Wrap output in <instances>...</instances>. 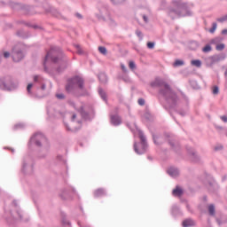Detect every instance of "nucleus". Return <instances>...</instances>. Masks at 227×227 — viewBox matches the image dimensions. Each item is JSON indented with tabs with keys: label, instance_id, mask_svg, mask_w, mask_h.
<instances>
[{
	"label": "nucleus",
	"instance_id": "2",
	"mask_svg": "<svg viewBox=\"0 0 227 227\" xmlns=\"http://www.w3.org/2000/svg\"><path fill=\"white\" fill-rule=\"evenodd\" d=\"M31 141H35L37 146H42V143H45L47 139L42 133H37L31 138Z\"/></svg>",
	"mask_w": 227,
	"mask_h": 227
},
{
	"label": "nucleus",
	"instance_id": "22",
	"mask_svg": "<svg viewBox=\"0 0 227 227\" xmlns=\"http://www.w3.org/2000/svg\"><path fill=\"white\" fill-rule=\"evenodd\" d=\"M224 20H227V16H224V17H223V18H219V19L217 20L218 22H224Z\"/></svg>",
	"mask_w": 227,
	"mask_h": 227
},
{
	"label": "nucleus",
	"instance_id": "33",
	"mask_svg": "<svg viewBox=\"0 0 227 227\" xmlns=\"http://www.w3.org/2000/svg\"><path fill=\"white\" fill-rule=\"evenodd\" d=\"M221 120H223V121H224L226 123L227 121V117L226 116H222Z\"/></svg>",
	"mask_w": 227,
	"mask_h": 227
},
{
	"label": "nucleus",
	"instance_id": "4",
	"mask_svg": "<svg viewBox=\"0 0 227 227\" xmlns=\"http://www.w3.org/2000/svg\"><path fill=\"white\" fill-rule=\"evenodd\" d=\"M168 175H170V176H178V169L175 168H170L168 170Z\"/></svg>",
	"mask_w": 227,
	"mask_h": 227
},
{
	"label": "nucleus",
	"instance_id": "35",
	"mask_svg": "<svg viewBox=\"0 0 227 227\" xmlns=\"http://www.w3.org/2000/svg\"><path fill=\"white\" fill-rule=\"evenodd\" d=\"M223 35H227V29L222 31Z\"/></svg>",
	"mask_w": 227,
	"mask_h": 227
},
{
	"label": "nucleus",
	"instance_id": "30",
	"mask_svg": "<svg viewBox=\"0 0 227 227\" xmlns=\"http://www.w3.org/2000/svg\"><path fill=\"white\" fill-rule=\"evenodd\" d=\"M4 58H10V52L5 51V52L4 53Z\"/></svg>",
	"mask_w": 227,
	"mask_h": 227
},
{
	"label": "nucleus",
	"instance_id": "11",
	"mask_svg": "<svg viewBox=\"0 0 227 227\" xmlns=\"http://www.w3.org/2000/svg\"><path fill=\"white\" fill-rule=\"evenodd\" d=\"M210 51H212V46H210V44L206 45V46L202 49V51H203V52H210Z\"/></svg>",
	"mask_w": 227,
	"mask_h": 227
},
{
	"label": "nucleus",
	"instance_id": "8",
	"mask_svg": "<svg viewBox=\"0 0 227 227\" xmlns=\"http://www.w3.org/2000/svg\"><path fill=\"white\" fill-rule=\"evenodd\" d=\"M208 212H209L210 215H215V207H214V205H209L208 206Z\"/></svg>",
	"mask_w": 227,
	"mask_h": 227
},
{
	"label": "nucleus",
	"instance_id": "41",
	"mask_svg": "<svg viewBox=\"0 0 227 227\" xmlns=\"http://www.w3.org/2000/svg\"><path fill=\"white\" fill-rule=\"evenodd\" d=\"M137 35H138V36H141V32H137Z\"/></svg>",
	"mask_w": 227,
	"mask_h": 227
},
{
	"label": "nucleus",
	"instance_id": "36",
	"mask_svg": "<svg viewBox=\"0 0 227 227\" xmlns=\"http://www.w3.org/2000/svg\"><path fill=\"white\" fill-rule=\"evenodd\" d=\"M144 20H145V22H148V19H146V16H144Z\"/></svg>",
	"mask_w": 227,
	"mask_h": 227
},
{
	"label": "nucleus",
	"instance_id": "40",
	"mask_svg": "<svg viewBox=\"0 0 227 227\" xmlns=\"http://www.w3.org/2000/svg\"><path fill=\"white\" fill-rule=\"evenodd\" d=\"M166 90H169V86L168 85H165Z\"/></svg>",
	"mask_w": 227,
	"mask_h": 227
},
{
	"label": "nucleus",
	"instance_id": "5",
	"mask_svg": "<svg viewBox=\"0 0 227 227\" xmlns=\"http://www.w3.org/2000/svg\"><path fill=\"white\" fill-rule=\"evenodd\" d=\"M111 121L114 125H120L121 123V119L118 116H113Z\"/></svg>",
	"mask_w": 227,
	"mask_h": 227
},
{
	"label": "nucleus",
	"instance_id": "12",
	"mask_svg": "<svg viewBox=\"0 0 227 227\" xmlns=\"http://www.w3.org/2000/svg\"><path fill=\"white\" fill-rule=\"evenodd\" d=\"M216 29H217V23H213L212 27L209 29V33H215Z\"/></svg>",
	"mask_w": 227,
	"mask_h": 227
},
{
	"label": "nucleus",
	"instance_id": "24",
	"mask_svg": "<svg viewBox=\"0 0 227 227\" xmlns=\"http://www.w3.org/2000/svg\"><path fill=\"white\" fill-rule=\"evenodd\" d=\"M75 47L77 49L78 54H82V51L81 50V46L80 45H76Z\"/></svg>",
	"mask_w": 227,
	"mask_h": 227
},
{
	"label": "nucleus",
	"instance_id": "23",
	"mask_svg": "<svg viewBox=\"0 0 227 227\" xmlns=\"http://www.w3.org/2000/svg\"><path fill=\"white\" fill-rule=\"evenodd\" d=\"M56 97H57V98H59V100H62V98H65V95H63V94H57L56 95Z\"/></svg>",
	"mask_w": 227,
	"mask_h": 227
},
{
	"label": "nucleus",
	"instance_id": "39",
	"mask_svg": "<svg viewBox=\"0 0 227 227\" xmlns=\"http://www.w3.org/2000/svg\"><path fill=\"white\" fill-rule=\"evenodd\" d=\"M75 118H76V115L74 114V115L72 116V120H75Z\"/></svg>",
	"mask_w": 227,
	"mask_h": 227
},
{
	"label": "nucleus",
	"instance_id": "19",
	"mask_svg": "<svg viewBox=\"0 0 227 227\" xmlns=\"http://www.w3.org/2000/svg\"><path fill=\"white\" fill-rule=\"evenodd\" d=\"M219 93V87L215 86L213 88V94L217 95Z\"/></svg>",
	"mask_w": 227,
	"mask_h": 227
},
{
	"label": "nucleus",
	"instance_id": "31",
	"mask_svg": "<svg viewBox=\"0 0 227 227\" xmlns=\"http://www.w3.org/2000/svg\"><path fill=\"white\" fill-rule=\"evenodd\" d=\"M52 54V51H49L46 55V59H49L51 58V55Z\"/></svg>",
	"mask_w": 227,
	"mask_h": 227
},
{
	"label": "nucleus",
	"instance_id": "38",
	"mask_svg": "<svg viewBox=\"0 0 227 227\" xmlns=\"http://www.w3.org/2000/svg\"><path fill=\"white\" fill-rule=\"evenodd\" d=\"M52 61H54V63H57L58 59H52Z\"/></svg>",
	"mask_w": 227,
	"mask_h": 227
},
{
	"label": "nucleus",
	"instance_id": "14",
	"mask_svg": "<svg viewBox=\"0 0 227 227\" xmlns=\"http://www.w3.org/2000/svg\"><path fill=\"white\" fill-rule=\"evenodd\" d=\"M169 15L172 19H175V15L180 16V13L176 11H170Z\"/></svg>",
	"mask_w": 227,
	"mask_h": 227
},
{
	"label": "nucleus",
	"instance_id": "32",
	"mask_svg": "<svg viewBox=\"0 0 227 227\" xmlns=\"http://www.w3.org/2000/svg\"><path fill=\"white\" fill-rule=\"evenodd\" d=\"M39 79H40V76H38V75L34 76L35 82H38Z\"/></svg>",
	"mask_w": 227,
	"mask_h": 227
},
{
	"label": "nucleus",
	"instance_id": "7",
	"mask_svg": "<svg viewBox=\"0 0 227 227\" xmlns=\"http://www.w3.org/2000/svg\"><path fill=\"white\" fill-rule=\"evenodd\" d=\"M184 192L181 190L180 187H176V189L173 190V195L174 196H182V193Z\"/></svg>",
	"mask_w": 227,
	"mask_h": 227
},
{
	"label": "nucleus",
	"instance_id": "9",
	"mask_svg": "<svg viewBox=\"0 0 227 227\" xmlns=\"http://www.w3.org/2000/svg\"><path fill=\"white\" fill-rule=\"evenodd\" d=\"M192 65L193 67H197L198 68H200V67H201V61L199 60V59H196V60H192Z\"/></svg>",
	"mask_w": 227,
	"mask_h": 227
},
{
	"label": "nucleus",
	"instance_id": "17",
	"mask_svg": "<svg viewBox=\"0 0 227 227\" xmlns=\"http://www.w3.org/2000/svg\"><path fill=\"white\" fill-rule=\"evenodd\" d=\"M224 49V44L220 43L216 45V51H223Z\"/></svg>",
	"mask_w": 227,
	"mask_h": 227
},
{
	"label": "nucleus",
	"instance_id": "21",
	"mask_svg": "<svg viewBox=\"0 0 227 227\" xmlns=\"http://www.w3.org/2000/svg\"><path fill=\"white\" fill-rule=\"evenodd\" d=\"M148 49H153L155 47V44L153 43H147Z\"/></svg>",
	"mask_w": 227,
	"mask_h": 227
},
{
	"label": "nucleus",
	"instance_id": "20",
	"mask_svg": "<svg viewBox=\"0 0 227 227\" xmlns=\"http://www.w3.org/2000/svg\"><path fill=\"white\" fill-rule=\"evenodd\" d=\"M74 106V108L76 109V111H78L79 113H82V111H84V108L82 106L81 107H77L75 106V105H73Z\"/></svg>",
	"mask_w": 227,
	"mask_h": 227
},
{
	"label": "nucleus",
	"instance_id": "44",
	"mask_svg": "<svg viewBox=\"0 0 227 227\" xmlns=\"http://www.w3.org/2000/svg\"><path fill=\"white\" fill-rule=\"evenodd\" d=\"M215 150H219V148L215 147Z\"/></svg>",
	"mask_w": 227,
	"mask_h": 227
},
{
	"label": "nucleus",
	"instance_id": "34",
	"mask_svg": "<svg viewBox=\"0 0 227 227\" xmlns=\"http://www.w3.org/2000/svg\"><path fill=\"white\" fill-rule=\"evenodd\" d=\"M112 3H121V1H125V0H111Z\"/></svg>",
	"mask_w": 227,
	"mask_h": 227
},
{
	"label": "nucleus",
	"instance_id": "28",
	"mask_svg": "<svg viewBox=\"0 0 227 227\" xmlns=\"http://www.w3.org/2000/svg\"><path fill=\"white\" fill-rule=\"evenodd\" d=\"M121 68L123 72H127V67H125V65L121 64Z\"/></svg>",
	"mask_w": 227,
	"mask_h": 227
},
{
	"label": "nucleus",
	"instance_id": "15",
	"mask_svg": "<svg viewBox=\"0 0 227 227\" xmlns=\"http://www.w3.org/2000/svg\"><path fill=\"white\" fill-rule=\"evenodd\" d=\"M182 65H184L182 60H176L174 63V67H182Z\"/></svg>",
	"mask_w": 227,
	"mask_h": 227
},
{
	"label": "nucleus",
	"instance_id": "26",
	"mask_svg": "<svg viewBox=\"0 0 227 227\" xmlns=\"http://www.w3.org/2000/svg\"><path fill=\"white\" fill-rule=\"evenodd\" d=\"M138 104L139 106H145V99L143 98L138 99Z\"/></svg>",
	"mask_w": 227,
	"mask_h": 227
},
{
	"label": "nucleus",
	"instance_id": "37",
	"mask_svg": "<svg viewBox=\"0 0 227 227\" xmlns=\"http://www.w3.org/2000/svg\"><path fill=\"white\" fill-rule=\"evenodd\" d=\"M76 16H77L79 19H82V16H81V14H76Z\"/></svg>",
	"mask_w": 227,
	"mask_h": 227
},
{
	"label": "nucleus",
	"instance_id": "25",
	"mask_svg": "<svg viewBox=\"0 0 227 227\" xmlns=\"http://www.w3.org/2000/svg\"><path fill=\"white\" fill-rule=\"evenodd\" d=\"M31 88H33V84H32V83H29V84L27 85V90L28 93L31 92Z\"/></svg>",
	"mask_w": 227,
	"mask_h": 227
},
{
	"label": "nucleus",
	"instance_id": "6",
	"mask_svg": "<svg viewBox=\"0 0 227 227\" xmlns=\"http://www.w3.org/2000/svg\"><path fill=\"white\" fill-rule=\"evenodd\" d=\"M184 227L194 226V221L192 219H187L183 222Z\"/></svg>",
	"mask_w": 227,
	"mask_h": 227
},
{
	"label": "nucleus",
	"instance_id": "1",
	"mask_svg": "<svg viewBox=\"0 0 227 227\" xmlns=\"http://www.w3.org/2000/svg\"><path fill=\"white\" fill-rule=\"evenodd\" d=\"M84 86V81L82 78L76 76L71 80L68 81L67 85L66 86V90L68 93H72L74 90L76 88H80V90H82Z\"/></svg>",
	"mask_w": 227,
	"mask_h": 227
},
{
	"label": "nucleus",
	"instance_id": "10",
	"mask_svg": "<svg viewBox=\"0 0 227 227\" xmlns=\"http://www.w3.org/2000/svg\"><path fill=\"white\" fill-rule=\"evenodd\" d=\"M94 194H95V196H96L97 198H98V196L104 195V194H105V192H104V190H102V189H98V190L95 191Z\"/></svg>",
	"mask_w": 227,
	"mask_h": 227
},
{
	"label": "nucleus",
	"instance_id": "29",
	"mask_svg": "<svg viewBox=\"0 0 227 227\" xmlns=\"http://www.w3.org/2000/svg\"><path fill=\"white\" fill-rule=\"evenodd\" d=\"M140 139H141L142 143H145V136L141 133H140Z\"/></svg>",
	"mask_w": 227,
	"mask_h": 227
},
{
	"label": "nucleus",
	"instance_id": "42",
	"mask_svg": "<svg viewBox=\"0 0 227 227\" xmlns=\"http://www.w3.org/2000/svg\"><path fill=\"white\" fill-rule=\"evenodd\" d=\"M99 77H105L106 78V74H101Z\"/></svg>",
	"mask_w": 227,
	"mask_h": 227
},
{
	"label": "nucleus",
	"instance_id": "16",
	"mask_svg": "<svg viewBox=\"0 0 227 227\" xmlns=\"http://www.w3.org/2000/svg\"><path fill=\"white\" fill-rule=\"evenodd\" d=\"M98 93H99V95L102 97V98H103L104 100H106V92H104V90H102V89H99V90H98Z\"/></svg>",
	"mask_w": 227,
	"mask_h": 227
},
{
	"label": "nucleus",
	"instance_id": "3",
	"mask_svg": "<svg viewBox=\"0 0 227 227\" xmlns=\"http://www.w3.org/2000/svg\"><path fill=\"white\" fill-rule=\"evenodd\" d=\"M12 56L13 61H15L16 63H18V61H20V59L24 58V55L21 53V51H17V48L13 49Z\"/></svg>",
	"mask_w": 227,
	"mask_h": 227
},
{
	"label": "nucleus",
	"instance_id": "13",
	"mask_svg": "<svg viewBox=\"0 0 227 227\" xmlns=\"http://www.w3.org/2000/svg\"><path fill=\"white\" fill-rule=\"evenodd\" d=\"M98 51L101 54H107V50L106 49V47L99 46Z\"/></svg>",
	"mask_w": 227,
	"mask_h": 227
},
{
	"label": "nucleus",
	"instance_id": "18",
	"mask_svg": "<svg viewBox=\"0 0 227 227\" xmlns=\"http://www.w3.org/2000/svg\"><path fill=\"white\" fill-rule=\"evenodd\" d=\"M129 67L131 70H134V68H136V63H134V61H129Z\"/></svg>",
	"mask_w": 227,
	"mask_h": 227
},
{
	"label": "nucleus",
	"instance_id": "27",
	"mask_svg": "<svg viewBox=\"0 0 227 227\" xmlns=\"http://www.w3.org/2000/svg\"><path fill=\"white\" fill-rule=\"evenodd\" d=\"M134 148H135V152H137V153H143V151H138L137 150V145H134Z\"/></svg>",
	"mask_w": 227,
	"mask_h": 227
},
{
	"label": "nucleus",
	"instance_id": "43",
	"mask_svg": "<svg viewBox=\"0 0 227 227\" xmlns=\"http://www.w3.org/2000/svg\"><path fill=\"white\" fill-rule=\"evenodd\" d=\"M44 89H45V85H43V86H42V90H44Z\"/></svg>",
	"mask_w": 227,
	"mask_h": 227
}]
</instances>
